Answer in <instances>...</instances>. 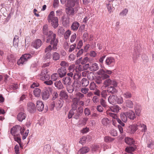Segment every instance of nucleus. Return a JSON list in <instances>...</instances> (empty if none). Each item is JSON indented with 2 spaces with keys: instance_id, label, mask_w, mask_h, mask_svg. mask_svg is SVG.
Here are the masks:
<instances>
[{
  "instance_id": "49",
  "label": "nucleus",
  "mask_w": 154,
  "mask_h": 154,
  "mask_svg": "<svg viewBox=\"0 0 154 154\" xmlns=\"http://www.w3.org/2000/svg\"><path fill=\"white\" fill-rule=\"evenodd\" d=\"M103 79L99 75L95 79V82L98 85H101L102 84V80Z\"/></svg>"
},
{
  "instance_id": "56",
  "label": "nucleus",
  "mask_w": 154,
  "mask_h": 154,
  "mask_svg": "<svg viewBox=\"0 0 154 154\" xmlns=\"http://www.w3.org/2000/svg\"><path fill=\"white\" fill-rule=\"evenodd\" d=\"M65 30L62 27H60L58 30V33L59 35H62L64 33Z\"/></svg>"
},
{
  "instance_id": "61",
  "label": "nucleus",
  "mask_w": 154,
  "mask_h": 154,
  "mask_svg": "<svg viewBox=\"0 0 154 154\" xmlns=\"http://www.w3.org/2000/svg\"><path fill=\"white\" fill-rule=\"evenodd\" d=\"M100 104L103 106L105 107L106 106V103L103 99H100Z\"/></svg>"
},
{
  "instance_id": "24",
  "label": "nucleus",
  "mask_w": 154,
  "mask_h": 154,
  "mask_svg": "<svg viewBox=\"0 0 154 154\" xmlns=\"http://www.w3.org/2000/svg\"><path fill=\"white\" fill-rule=\"evenodd\" d=\"M50 96L49 91L48 90H45L42 92V99L46 100L49 98Z\"/></svg>"
},
{
  "instance_id": "13",
  "label": "nucleus",
  "mask_w": 154,
  "mask_h": 154,
  "mask_svg": "<svg viewBox=\"0 0 154 154\" xmlns=\"http://www.w3.org/2000/svg\"><path fill=\"white\" fill-rule=\"evenodd\" d=\"M58 75L60 78H62L66 75V67H62L59 69L57 70Z\"/></svg>"
},
{
  "instance_id": "37",
  "label": "nucleus",
  "mask_w": 154,
  "mask_h": 154,
  "mask_svg": "<svg viewBox=\"0 0 154 154\" xmlns=\"http://www.w3.org/2000/svg\"><path fill=\"white\" fill-rule=\"evenodd\" d=\"M59 95L65 99H67L68 97L67 92L63 90H62L60 92Z\"/></svg>"
},
{
  "instance_id": "44",
  "label": "nucleus",
  "mask_w": 154,
  "mask_h": 154,
  "mask_svg": "<svg viewBox=\"0 0 154 154\" xmlns=\"http://www.w3.org/2000/svg\"><path fill=\"white\" fill-rule=\"evenodd\" d=\"M51 150V146L49 144H47L44 146L43 149L44 152H48Z\"/></svg>"
},
{
  "instance_id": "25",
  "label": "nucleus",
  "mask_w": 154,
  "mask_h": 154,
  "mask_svg": "<svg viewBox=\"0 0 154 154\" xmlns=\"http://www.w3.org/2000/svg\"><path fill=\"white\" fill-rule=\"evenodd\" d=\"M49 43H50V45H49L47 48H46L45 49V53H47L48 52H50L52 50H53L54 51H56L57 49V46L58 42L57 43V44L55 47L56 48L54 49L53 48V45L51 44L50 42Z\"/></svg>"
},
{
  "instance_id": "9",
  "label": "nucleus",
  "mask_w": 154,
  "mask_h": 154,
  "mask_svg": "<svg viewBox=\"0 0 154 154\" xmlns=\"http://www.w3.org/2000/svg\"><path fill=\"white\" fill-rule=\"evenodd\" d=\"M48 72V70L47 68H42L41 73L38 75L39 77H40V79L42 80L48 79L50 77V76L47 74Z\"/></svg>"
},
{
  "instance_id": "5",
  "label": "nucleus",
  "mask_w": 154,
  "mask_h": 154,
  "mask_svg": "<svg viewBox=\"0 0 154 154\" xmlns=\"http://www.w3.org/2000/svg\"><path fill=\"white\" fill-rule=\"evenodd\" d=\"M125 142L130 146H132L126 148L125 150L128 153H130L134 151L137 148V146L134 145L135 141L133 138L129 137H126L124 139Z\"/></svg>"
},
{
  "instance_id": "28",
  "label": "nucleus",
  "mask_w": 154,
  "mask_h": 154,
  "mask_svg": "<svg viewBox=\"0 0 154 154\" xmlns=\"http://www.w3.org/2000/svg\"><path fill=\"white\" fill-rule=\"evenodd\" d=\"M89 150V148L84 147L81 148L78 151V154H84L88 152Z\"/></svg>"
},
{
  "instance_id": "17",
  "label": "nucleus",
  "mask_w": 154,
  "mask_h": 154,
  "mask_svg": "<svg viewBox=\"0 0 154 154\" xmlns=\"http://www.w3.org/2000/svg\"><path fill=\"white\" fill-rule=\"evenodd\" d=\"M55 103V107L57 110H59L63 106V101L62 100H56Z\"/></svg>"
},
{
  "instance_id": "58",
  "label": "nucleus",
  "mask_w": 154,
  "mask_h": 154,
  "mask_svg": "<svg viewBox=\"0 0 154 154\" xmlns=\"http://www.w3.org/2000/svg\"><path fill=\"white\" fill-rule=\"evenodd\" d=\"M76 37V35L75 33L72 35L71 37L70 41L71 43L74 42Z\"/></svg>"
},
{
  "instance_id": "20",
  "label": "nucleus",
  "mask_w": 154,
  "mask_h": 154,
  "mask_svg": "<svg viewBox=\"0 0 154 154\" xmlns=\"http://www.w3.org/2000/svg\"><path fill=\"white\" fill-rule=\"evenodd\" d=\"M32 46L35 48L38 49L42 45V41L40 39H37L32 44Z\"/></svg>"
},
{
  "instance_id": "40",
  "label": "nucleus",
  "mask_w": 154,
  "mask_h": 154,
  "mask_svg": "<svg viewBox=\"0 0 154 154\" xmlns=\"http://www.w3.org/2000/svg\"><path fill=\"white\" fill-rule=\"evenodd\" d=\"M18 38V36L16 35L14 36L13 40V45L15 48H17L18 46V43L19 42Z\"/></svg>"
},
{
  "instance_id": "30",
  "label": "nucleus",
  "mask_w": 154,
  "mask_h": 154,
  "mask_svg": "<svg viewBox=\"0 0 154 154\" xmlns=\"http://www.w3.org/2000/svg\"><path fill=\"white\" fill-rule=\"evenodd\" d=\"M79 24L77 22H75L72 24L71 28L72 30L73 31H76L79 27Z\"/></svg>"
},
{
  "instance_id": "34",
  "label": "nucleus",
  "mask_w": 154,
  "mask_h": 154,
  "mask_svg": "<svg viewBox=\"0 0 154 154\" xmlns=\"http://www.w3.org/2000/svg\"><path fill=\"white\" fill-rule=\"evenodd\" d=\"M41 92V90L39 88H35L33 91L34 95L35 97H39Z\"/></svg>"
},
{
  "instance_id": "45",
  "label": "nucleus",
  "mask_w": 154,
  "mask_h": 154,
  "mask_svg": "<svg viewBox=\"0 0 154 154\" xmlns=\"http://www.w3.org/2000/svg\"><path fill=\"white\" fill-rule=\"evenodd\" d=\"M114 140V138H112L109 136L105 137L104 139L105 142L107 143L112 142Z\"/></svg>"
},
{
  "instance_id": "7",
  "label": "nucleus",
  "mask_w": 154,
  "mask_h": 154,
  "mask_svg": "<svg viewBox=\"0 0 154 154\" xmlns=\"http://www.w3.org/2000/svg\"><path fill=\"white\" fill-rule=\"evenodd\" d=\"M79 0H72L67 2L66 6L68 8H66V10H71L70 8L72 10L75 9H78L79 6L78 3Z\"/></svg>"
},
{
  "instance_id": "31",
  "label": "nucleus",
  "mask_w": 154,
  "mask_h": 154,
  "mask_svg": "<svg viewBox=\"0 0 154 154\" xmlns=\"http://www.w3.org/2000/svg\"><path fill=\"white\" fill-rule=\"evenodd\" d=\"M111 111L115 112H118L120 109H121L118 106L116 105L111 106L110 108Z\"/></svg>"
},
{
  "instance_id": "62",
  "label": "nucleus",
  "mask_w": 154,
  "mask_h": 154,
  "mask_svg": "<svg viewBox=\"0 0 154 154\" xmlns=\"http://www.w3.org/2000/svg\"><path fill=\"white\" fill-rule=\"evenodd\" d=\"M88 91L89 89L88 88L85 87L84 88H82L81 91L84 94H86L88 92Z\"/></svg>"
},
{
  "instance_id": "64",
  "label": "nucleus",
  "mask_w": 154,
  "mask_h": 154,
  "mask_svg": "<svg viewBox=\"0 0 154 154\" xmlns=\"http://www.w3.org/2000/svg\"><path fill=\"white\" fill-rule=\"evenodd\" d=\"M59 0H54L53 6L54 8H56L58 6Z\"/></svg>"
},
{
  "instance_id": "11",
  "label": "nucleus",
  "mask_w": 154,
  "mask_h": 154,
  "mask_svg": "<svg viewBox=\"0 0 154 154\" xmlns=\"http://www.w3.org/2000/svg\"><path fill=\"white\" fill-rule=\"evenodd\" d=\"M105 63L109 67H113L115 64V60L113 57H108L105 61Z\"/></svg>"
},
{
  "instance_id": "39",
  "label": "nucleus",
  "mask_w": 154,
  "mask_h": 154,
  "mask_svg": "<svg viewBox=\"0 0 154 154\" xmlns=\"http://www.w3.org/2000/svg\"><path fill=\"white\" fill-rule=\"evenodd\" d=\"M66 87V90L69 93L72 94L74 91V87L72 85H67Z\"/></svg>"
},
{
  "instance_id": "47",
  "label": "nucleus",
  "mask_w": 154,
  "mask_h": 154,
  "mask_svg": "<svg viewBox=\"0 0 154 154\" xmlns=\"http://www.w3.org/2000/svg\"><path fill=\"white\" fill-rule=\"evenodd\" d=\"M107 113L108 116L112 117L113 119H115L116 120H117V119L119 118L117 117L116 114L112 112H111L109 111L107 112Z\"/></svg>"
},
{
  "instance_id": "15",
  "label": "nucleus",
  "mask_w": 154,
  "mask_h": 154,
  "mask_svg": "<svg viewBox=\"0 0 154 154\" xmlns=\"http://www.w3.org/2000/svg\"><path fill=\"white\" fill-rule=\"evenodd\" d=\"M141 49L142 48L139 45H135L134 48V52L133 54L134 57L133 58L134 60H135V58H136L137 57V56H136L139 54V53Z\"/></svg>"
},
{
  "instance_id": "27",
  "label": "nucleus",
  "mask_w": 154,
  "mask_h": 154,
  "mask_svg": "<svg viewBox=\"0 0 154 154\" xmlns=\"http://www.w3.org/2000/svg\"><path fill=\"white\" fill-rule=\"evenodd\" d=\"M99 67L98 64L94 63L90 65L89 70L92 71H96L99 69Z\"/></svg>"
},
{
  "instance_id": "52",
  "label": "nucleus",
  "mask_w": 154,
  "mask_h": 154,
  "mask_svg": "<svg viewBox=\"0 0 154 154\" xmlns=\"http://www.w3.org/2000/svg\"><path fill=\"white\" fill-rule=\"evenodd\" d=\"M37 64L36 63H32L30 67V69L33 71L35 72L37 70Z\"/></svg>"
},
{
  "instance_id": "53",
  "label": "nucleus",
  "mask_w": 154,
  "mask_h": 154,
  "mask_svg": "<svg viewBox=\"0 0 154 154\" xmlns=\"http://www.w3.org/2000/svg\"><path fill=\"white\" fill-rule=\"evenodd\" d=\"M123 97L126 98H129L131 97V94L129 92H126L123 94Z\"/></svg>"
},
{
  "instance_id": "8",
  "label": "nucleus",
  "mask_w": 154,
  "mask_h": 154,
  "mask_svg": "<svg viewBox=\"0 0 154 154\" xmlns=\"http://www.w3.org/2000/svg\"><path fill=\"white\" fill-rule=\"evenodd\" d=\"M32 56L29 54H23L17 61V63L18 65H23L25 64L28 59L32 57Z\"/></svg>"
},
{
  "instance_id": "23",
  "label": "nucleus",
  "mask_w": 154,
  "mask_h": 154,
  "mask_svg": "<svg viewBox=\"0 0 154 154\" xmlns=\"http://www.w3.org/2000/svg\"><path fill=\"white\" fill-rule=\"evenodd\" d=\"M69 18L68 17H64L63 16L62 17V24L64 26L67 27L69 25Z\"/></svg>"
},
{
  "instance_id": "26",
  "label": "nucleus",
  "mask_w": 154,
  "mask_h": 154,
  "mask_svg": "<svg viewBox=\"0 0 154 154\" xmlns=\"http://www.w3.org/2000/svg\"><path fill=\"white\" fill-rule=\"evenodd\" d=\"M55 87L59 90L62 89L64 86L60 80L56 81L54 83Z\"/></svg>"
},
{
  "instance_id": "42",
  "label": "nucleus",
  "mask_w": 154,
  "mask_h": 154,
  "mask_svg": "<svg viewBox=\"0 0 154 154\" xmlns=\"http://www.w3.org/2000/svg\"><path fill=\"white\" fill-rule=\"evenodd\" d=\"M138 126L142 128L141 131L143 132H145L147 130V127L143 123H138Z\"/></svg>"
},
{
  "instance_id": "10",
  "label": "nucleus",
  "mask_w": 154,
  "mask_h": 154,
  "mask_svg": "<svg viewBox=\"0 0 154 154\" xmlns=\"http://www.w3.org/2000/svg\"><path fill=\"white\" fill-rule=\"evenodd\" d=\"M103 84L104 85L105 87H107L109 86H113L114 87L117 86V83L115 80L109 78L105 80Z\"/></svg>"
},
{
  "instance_id": "43",
  "label": "nucleus",
  "mask_w": 154,
  "mask_h": 154,
  "mask_svg": "<svg viewBox=\"0 0 154 154\" xmlns=\"http://www.w3.org/2000/svg\"><path fill=\"white\" fill-rule=\"evenodd\" d=\"M135 110V113L137 115L139 116L141 112V107L139 105H137L134 108Z\"/></svg>"
},
{
  "instance_id": "16",
  "label": "nucleus",
  "mask_w": 154,
  "mask_h": 154,
  "mask_svg": "<svg viewBox=\"0 0 154 154\" xmlns=\"http://www.w3.org/2000/svg\"><path fill=\"white\" fill-rule=\"evenodd\" d=\"M79 99L77 98H74L73 100V104L72 105V109L70 111H75L77 109L78 102Z\"/></svg>"
},
{
  "instance_id": "14",
  "label": "nucleus",
  "mask_w": 154,
  "mask_h": 154,
  "mask_svg": "<svg viewBox=\"0 0 154 154\" xmlns=\"http://www.w3.org/2000/svg\"><path fill=\"white\" fill-rule=\"evenodd\" d=\"M98 74L103 80L108 79L109 78V76L104 71V70L101 69L98 72Z\"/></svg>"
},
{
  "instance_id": "59",
  "label": "nucleus",
  "mask_w": 154,
  "mask_h": 154,
  "mask_svg": "<svg viewBox=\"0 0 154 154\" xmlns=\"http://www.w3.org/2000/svg\"><path fill=\"white\" fill-rule=\"evenodd\" d=\"M9 88L11 90H16L18 88V85L17 84H14L11 85Z\"/></svg>"
},
{
  "instance_id": "22",
  "label": "nucleus",
  "mask_w": 154,
  "mask_h": 154,
  "mask_svg": "<svg viewBox=\"0 0 154 154\" xmlns=\"http://www.w3.org/2000/svg\"><path fill=\"white\" fill-rule=\"evenodd\" d=\"M25 118L26 114L22 112H19L17 115V119L20 122H22Z\"/></svg>"
},
{
  "instance_id": "50",
  "label": "nucleus",
  "mask_w": 154,
  "mask_h": 154,
  "mask_svg": "<svg viewBox=\"0 0 154 154\" xmlns=\"http://www.w3.org/2000/svg\"><path fill=\"white\" fill-rule=\"evenodd\" d=\"M58 75L57 73L53 74L51 76V80L54 81H56L58 78Z\"/></svg>"
},
{
  "instance_id": "60",
  "label": "nucleus",
  "mask_w": 154,
  "mask_h": 154,
  "mask_svg": "<svg viewBox=\"0 0 154 154\" xmlns=\"http://www.w3.org/2000/svg\"><path fill=\"white\" fill-rule=\"evenodd\" d=\"M110 133L111 135L116 136L117 135V131L115 129H112L110 131Z\"/></svg>"
},
{
  "instance_id": "46",
  "label": "nucleus",
  "mask_w": 154,
  "mask_h": 154,
  "mask_svg": "<svg viewBox=\"0 0 154 154\" xmlns=\"http://www.w3.org/2000/svg\"><path fill=\"white\" fill-rule=\"evenodd\" d=\"M51 58V56L50 52H48L45 54L43 57L44 60H46L50 59Z\"/></svg>"
},
{
  "instance_id": "33",
  "label": "nucleus",
  "mask_w": 154,
  "mask_h": 154,
  "mask_svg": "<svg viewBox=\"0 0 154 154\" xmlns=\"http://www.w3.org/2000/svg\"><path fill=\"white\" fill-rule=\"evenodd\" d=\"M120 118L124 122H126L127 120V116L126 115V112H122L120 114Z\"/></svg>"
},
{
  "instance_id": "18",
  "label": "nucleus",
  "mask_w": 154,
  "mask_h": 154,
  "mask_svg": "<svg viewBox=\"0 0 154 154\" xmlns=\"http://www.w3.org/2000/svg\"><path fill=\"white\" fill-rule=\"evenodd\" d=\"M36 104V107L38 111L41 112L43 110L44 108V105L42 101H37Z\"/></svg>"
},
{
  "instance_id": "3",
  "label": "nucleus",
  "mask_w": 154,
  "mask_h": 154,
  "mask_svg": "<svg viewBox=\"0 0 154 154\" xmlns=\"http://www.w3.org/2000/svg\"><path fill=\"white\" fill-rule=\"evenodd\" d=\"M25 129L24 128L22 129V128L19 125H16L11 129V133L14 136H17L20 135V133L23 136L22 139H25L27 136L29 132V130H26L24 133Z\"/></svg>"
},
{
  "instance_id": "57",
  "label": "nucleus",
  "mask_w": 154,
  "mask_h": 154,
  "mask_svg": "<svg viewBox=\"0 0 154 154\" xmlns=\"http://www.w3.org/2000/svg\"><path fill=\"white\" fill-rule=\"evenodd\" d=\"M58 97V94L56 91H54L53 94L52 100H54Z\"/></svg>"
},
{
  "instance_id": "48",
  "label": "nucleus",
  "mask_w": 154,
  "mask_h": 154,
  "mask_svg": "<svg viewBox=\"0 0 154 154\" xmlns=\"http://www.w3.org/2000/svg\"><path fill=\"white\" fill-rule=\"evenodd\" d=\"M108 93H109L107 90H104L102 91L101 92V97L106 99Z\"/></svg>"
},
{
  "instance_id": "21",
  "label": "nucleus",
  "mask_w": 154,
  "mask_h": 154,
  "mask_svg": "<svg viewBox=\"0 0 154 154\" xmlns=\"http://www.w3.org/2000/svg\"><path fill=\"white\" fill-rule=\"evenodd\" d=\"M117 98L116 95H110L108 98V101L110 104H113L116 103V100Z\"/></svg>"
},
{
  "instance_id": "51",
  "label": "nucleus",
  "mask_w": 154,
  "mask_h": 154,
  "mask_svg": "<svg viewBox=\"0 0 154 154\" xmlns=\"http://www.w3.org/2000/svg\"><path fill=\"white\" fill-rule=\"evenodd\" d=\"M71 33V32L68 29L65 33H64V37L65 39H67L69 38Z\"/></svg>"
},
{
  "instance_id": "36",
  "label": "nucleus",
  "mask_w": 154,
  "mask_h": 154,
  "mask_svg": "<svg viewBox=\"0 0 154 154\" xmlns=\"http://www.w3.org/2000/svg\"><path fill=\"white\" fill-rule=\"evenodd\" d=\"M52 59L54 61H57L59 60L60 58L59 54L57 52H54L52 54Z\"/></svg>"
},
{
  "instance_id": "55",
  "label": "nucleus",
  "mask_w": 154,
  "mask_h": 154,
  "mask_svg": "<svg viewBox=\"0 0 154 154\" xmlns=\"http://www.w3.org/2000/svg\"><path fill=\"white\" fill-rule=\"evenodd\" d=\"M90 88L91 90H94L96 89V85L94 82H91L90 84Z\"/></svg>"
},
{
  "instance_id": "38",
  "label": "nucleus",
  "mask_w": 154,
  "mask_h": 154,
  "mask_svg": "<svg viewBox=\"0 0 154 154\" xmlns=\"http://www.w3.org/2000/svg\"><path fill=\"white\" fill-rule=\"evenodd\" d=\"M125 106L127 107L132 108L133 107V104L132 101L129 100H125Z\"/></svg>"
},
{
  "instance_id": "54",
  "label": "nucleus",
  "mask_w": 154,
  "mask_h": 154,
  "mask_svg": "<svg viewBox=\"0 0 154 154\" xmlns=\"http://www.w3.org/2000/svg\"><path fill=\"white\" fill-rule=\"evenodd\" d=\"M117 99L116 100V103H117L119 104H121L123 102V100L122 98L120 97H117Z\"/></svg>"
},
{
  "instance_id": "12",
  "label": "nucleus",
  "mask_w": 154,
  "mask_h": 154,
  "mask_svg": "<svg viewBox=\"0 0 154 154\" xmlns=\"http://www.w3.org/2000/svg\"><path fill=\"white\" fill-rule=\"evenodd\" d=\"M28 111L31 113H34L36 111L35 104L32 102H29L27 104Z\"/></svg>"
},
{
  "instance_id": "41",
  "label": "nucleus",
  "mask_w": 154,
  "mask_h": 154,
  "mask_svg": "<svg viewBox=\"0 0 154 154\" xmlns=\"http://www.w3.org/2000/svg\"><path fill=\"white\" fill-rule=\"evenodd\" d=\"M82 85L85 87L87 86L89 84V81L86 78H83L81 81Z\"/></svg>"
},
{
  "instance_id": "2",
  "label": "nucleus",
  "mask_w": 154,
  "mask_h": 154,
  "mask_svg": "<svg viewBox=\"0 0 154 154\" xmlns=\"http://www.w3.org/2000/svg\"><path fill=\"white\" fill-rule=\"evenodd\" d=\"M43 33L44 35H48L47 43L50 42L53 45V48L55 49L57 43L58 42V39L56 38V34L51 31L48 32V27L46 25L43 27Z\"/></svg>"
},
{
  "instance_id": "6",
  "label": "nucleus",
  "mask_w": 154,
  "mask_h": 154,
  "mask_svg": "<svg viewBox=\"0 0 154 154\" xmlns=\"http://www.w3.org/2000/svg\"><path fill=\"white\" fill-rule=\"evenodd\" d=\"M54 12L51 11L48 16L47 20L48 22L51 23V25L54 29L58 26V20L57 17H55Z\"/></svg>"
},
{
  "instance_id": "19",
  "label": "nucleus",
  "mask_w": 154,
  "mask_h": 154,
  "mask_svg": "<svg viewBox=\"0 0 154 154\" xmlns=\"http://www.w3.org/2000/svg\"><path fill=\"white\" fill-rule=\"evenodd\" d=\"M126 115L127 118L131 120H133L136 118V116L134 112L132 110H130L126 112Z\"/></svg>"
},
{
  "instance_id": "4",
  "label": "nucleus",
  "mask_w": 154,
  "mask_h": 154,
  "mask_svg": "<svg viewBox=\"0 0 154 154\" xmlns=\"http://www.w3.org/2000/svg\"><path fill=\"white\" fill-rule=\"evenodd\" d=\"M83 112V108L80 106L78 107L75 111H69L68 114L69 119L71 118L73 116V118L76 119H78L82 116Z\"/></svg>"
},
{
  "instance_id": "32",
  "label": "nucleus",
  "mask_w": 154,
  "mask_h": 154,
  "mask_svg": "<svg viewBox=\"0 0 154 154\" xmlns=\"http://www.w3.org/2000/svg\"><path fill=\"white\" fill-rule=\"evenodd\" d=\"M138 124H133L129 126V128L131 129V133H133L137 129Z\"/></svg>"
},
{
  "instance_id": "1",
  "label": "nucleus",
  "mask_w": 154,
  "mask_h": 154,
  "mask_svg": "<svg viewBox=\"0 0 154 154\" xmlns=\"http://www.w3.org/2000/svg\"><path fill=\"white\" fill-rule=\"evenodd\" d=\"M73 66L70 65L68 68L69 71L67 73V76L62 79L63 84L66 85H71L73 79L78 80L81 77L80 75L75 73L76 70Z\"/></svg>"
},
{
  "instance_id": "63",
  "label": "nucleus",
  "mask_w": 154,
  "mask_h": 154,
  "mask_svg": "<svg viewBox=\"0 0 154 154\" xmlns=\"http://www.w3.org/2000/svg\"><path fill=\"white\" fill-rule=\"evenodd\" d=\"M88 58L87 57H85L82 60L81 62V63L82 64H85L88 61Z\"/></svg>"
},
{
  "instance_id": "35",
  "label": "nucleus",
  "mask_w": 154,
  "mask_h": 154,
  "mask_svg": "<svg viewBox=\"0 0 154 154\" xmlns=\"http://www.w3.org/2000/svg\"><path fill=\"white\" fill-rule=\"evenodd\" d=\"M110 122L109 120L106 118H103L101 121L102 124L104 126H107L109 125Z\"/></svg>"
},
{
  "instance_id": "29",
  "label": "nucleus",
  "mask_w": 154,
  "mask_h": 154,
  "mask_svg": "<svg viewBox=\"0 0 154 154\" xmlns=\"http://www.w3.org/2000/svg\"><path fill=\"white\" fill-rule=\"evenodd\" d=\"M114 86H111L107 88V90L108 93H110L112 94H115L117 93V90Z\"/></svg>"
}]
</instances>
